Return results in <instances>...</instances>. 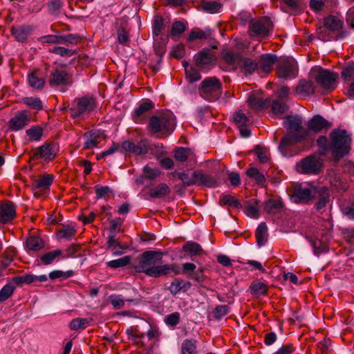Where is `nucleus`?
Returning a JSON list of instances; mask_svg holds the SVG:
<instances>
[{
    "instance_id": "nucleus-37",
    "label": "nucleus",
    "mask_w": 354,
    "mask_h": 354,
    "mask_svg": "<svg viewBox=\"0 0 354 354\" xmlns=\"http://www.w3.org/2000/svg\"><path fill=\"white\" fill-rule=\"evenodd\" d=\"M180 354H197L196 342L193 339L184 340L180 346Z\"/></svg>"
},
{
    "instance_id": "nucleus-12",
    "label": "nucleus",
    "mask_w": 354,
    "mask_h": 354,
    "mask_svg": "<svg viewBox=\"0 0 354 354\" xmlns=\"http://www.w3.org/2000/svg\"><path fill=\"white\" fill-rule=\"evenodd\" d=\"M297 75V64L294 59H283L278 66V75L281 78L292 79Z\"/></svg>"
},
{
    "instance_id": "nucleus-46",
    "label": "nucleus",
    "mask_w": 354,
    "mask_h": 354,
    "mask_svg": "<svg viewBox=\"0 0 354 354\" xmlns=\"http://www.w3.org/2000/svg\"><path fill=\"white\" fill-rule=\"evenodd\" d=\"M38 41L41 44L45 45L52 44H62L65 39L62 36L48 35L39 37Z\"/></svg>"
},
{
    "instance_id": "nucleus-5",
    "label": "nucleus",
    "mask_w": 354,
    "mask_h": 354,
    "mask_svg": "<svg viewBox=\"0 0 354 354\" xmlns=\"http://www.w3.org/2000/svg\"><path fill=\"white\" fill-rule=\"evenodd\" d=\"M290 200L295 203L306 204L317 195V188L307 184H295L288 189Z\"/></svg>"
},
{
    "instance_id": "nucleus-31",
    "label": "nucleus",
    "mask_w": 354,
    "mask_h": 354,
    "mask_svg": "<svg viewBox=\"0 0 354 354\" xmlns=\"http://www.w3.org/2000/svg\"><path fill=\"white\" fill-rule=\"evenodd\" d=\"M342 26V21L335 16H329L324 19L323 28L330 31H336L341 29Z\"/></svg>"
},
{
    "instance_id": "nucleus-25",
    "label": "nucleus",
    "mask_w": 354,
    "mask_h": 354,
    "mask_svg": "<svg viewBox=\"0 0 354 354\" xmlns=\"http://www.w3.org/2000/svg\"><path fill=\"white\" fill-rule=\"evenodd\" d=\"M57 155V145L55 144H48L41 145L37 152V156L46 160H52Z\"/></svg>"
},
{
    "instance_id": "nucleus-19",
    "label": "nucleus",
    "mask_w": 354,
    "mask_h": 354,
    "mask_svg": "<svg viewBox=\"0 0 354 354\" xmlns=\"http://www.w3.org/2000/svg\"><path fill=\"white\" fill-rule=\"evenodd\" d=\"M195 180L196 184L201 186L214 187L218 184L215 178L202 171H195Z\"/></svg>"
},
{
    "instance_id": "nucleus-35",
    "label": "nucleus",
    "mask_w": 354,
    "mask_h": 354,
    "mask_svg": "<svg viewBox=\"0 0 354 354\" xmlns=\"http://www.w3.org/2000/svg\"><path fill=\"white\" fill-rule=\"evenodd\" d=\"M170 192V188L165 183H161L157 187L150 189L149 195L152 198H162L168 195Z\"/></svg>"
},
{
    "instance_id": "nucleus-1",
    "label": "nucleus",
    "mask_w": 354,
    "mask_h": 354,
    "mask_svg": "<svg viewBox=\"0 0 354 354\" xmlns=\"http://www.w3.org/2000/svg\"><path fill=\"white\" fill-rule=\"evenodd\" d=\"M162 252L156 251H147L142 254L141 260L136 266L138 272H143L151 277H160L171 272L179 274L176 264L159 265L162 259Z\"/></svg>"
},
{
    "instance_id": "nucleus-2",
    "label": "nucleus",
    "mask_w": 354,
    "mask_h": 354,
    "mask_svg": "<svg viewBox=\"0 0 354 354\" xmlns=\"http://www.w3.org/2000/svg\"><path fill=\"white\" fill-rule=\"evenodd\" d=\"M302 119L300 116L288 115L283 121V125L287 131V134L281 139L279 149L286 155L287 149L308 138V132L302 127Z\"/></svg>"
},
{
    "instance_id": "nucleus-62",
    "label": "nucleus",
    "mask_w": 354,
    "mask_h": 354,
    "mask_svg": "<svg viewBox=\"0 0 354 354\" xmlns=\"http://www.w3.org/2000/svg\"><path fill=\"white\" fill-rule=\"evenodd\" d=\"M109 301L115 309H120L124 306L125 301L121 295H111Z\"/></svg>"
},
{
    "instance_id": "nucleus-57",
    "label": "nucleus",
    "mask_w": 354,
    "mask_h": 354,
    "mask_svg": "<svg viewBox=\"0 0 354 354\" xmlns=\"http://www.w3.org/2000/svg\"><path fill=\"white\" fill-rule=\"evenodd\" d=\"M178 176L185 186H191L196 184L195 171L193 172L192 176L185 172L178 173Z\"/></svg>"
},
{
    "instance_id": "nucleus-63",
    "label": "nucleus",
    "mask_w": 354,
    "mask_h": 354,
    "mask_svg": "<svg viewBox=\"0 0 354 354\" xmlns=\"http://www.w3.org/2000/svg\"><path fill=\"white\" fill-rule=\"evenodd\" d=\"M255 152L258 159L261 162H266L269 158L268 150L266 148L257 147L255 148Z\"/></svg>"
},
{
    "instance_id": "nucleus-51",
    "label": "nucleus",
    "mask_w": 354,
    "mask_h": 354,
    "mask_svg": "<svg viewBox=\"0 0 354 354\" xmlns=\"http://www.w3.org/2000/svg\"><path fill=\"white\" fill-rule=\"evenodd\" d=\"M219 204L221 205H227L233 207H238L239 205L238 200L234 196L228 194H223L221 196Z\"/></svg>"
},
{
    "instance_id": "nucleus-45",
    "label": "nucleus",
    "mask_w": 354,
    "mask_h": 354,
    "mask_svg": "<svg viewBox=\"0 0 354 354\" xmlns=\"http://www.w3.org/2000/svg\"><path fill=\"white\" fill-rule=\"evenodd\" d=\"M174 153L175 159L180 162L186 161L192 155V152L189 149L184 147L176 148Z\"/></svg>"
},
{
    "instance_id": "nucleus-7",
    "label": "nucleus",
    "mask_w": 354,
    "mask_h": 354,
    "mask_svg": "<svg viewBox=\"0 0 354 354\" xmlns=\"http://www.w3.org/2000/svg\"><path fill=\"white\" fill-rule=\"evenodd\" d=\"M310 75L324 90L333 91L337 86V73L317 67L311 69Z\"/></svg>"
},
{
    "instance_id": "nucleus-50",
    "label": "nucleus",
    "mask_w": 354,
    "mask_h": 354,
    "mask_svg": "<svg viewBox=\"0 0 354 354\" xmlns=\"http://www.w3.org/2000/svg\"><path fill=\"white\" fill-rule=\"evenodd\" d=\"M22 102L28 106L36 109L41 110L43 107L42 102L38 97H26L22 99Z\"/></svg>"
},
{
    "instance_id": "nucleus-64",
    "label": "nucleus",
    "mask_w": 354,
    "mask_h": 354,
    "mask_svg": "<svg viewBox=\"0 0 354 354\" xmlns=\"http://www.w3.org/2000/svg\"><path fill=\"white\" fill-rule=\"evenodd\" d=\"M354 75V64H348L342 71V77L344 81L348 80Z\"/></svg>"
},
{
    "instance_id": "nucleus-32",
    "label": "nucleus",
    "mask_w": 354,
    "mask_h": 354,
    "mask_svg": "<svg viewBox=\"0 0 354 354\" xmlns=\"http://www.w3.org/2000/svg\"><path fill=\"white\" fill-rule=\"evenodd\" d=\"M54 180V176L51 174H44L39 176L34 182V186L42 190L48 189Z\"/></svg>"
},
{
    "instance_id": "nucleus-49",
    "label": "nucleus",
    "mask_w": 354,
    "mask_h": 354,
    "mask_svg": "<svg viewBox=\"0 0 354 354\" xmlns=\"http://www.w3.org/2000/svg\"><path fill=\"white\" fill-rule=\"evenodd\" d=\"M131 258L129 256H125L122 258L110 261L106 265L111 268H118L127 266L129 264Z\"/></svg>"
},
{
    "instance_id": "nucleus-61",
    "label": "nucleus",
    "mask_w": 354,
    "mask_h": 354,
    "mask_svg": "<svg viewBox=\"0 0 354 354\" xmlns=\"http://www.w3.org/2000/svg\"><path fill=\"white\" fill-rule=\"evenodd\" d=\"M234 120L239 125V127H245L249 122L248 117L240 111L234 113Z\"/></svg>"
},
{
    "instance_id": "nucleus-8",
    "label": "nucleus",
    "mask_w": 354,
    "mask_h": 354,
    "mask_svg": "<svg viewBox=\"0 0 354 354\" xmlns=\"http://www.w3.org/2000/svg\"><path fill=\"white\" fill-rule=\"evenodd\" d=\"M96 108V103L93 97H82L75 100L69 109L71 116L75 119H84Z\"/></svg>"
},
{
    "instance_id": "nucleus-53",
    "label": "nucleus",
    "mask_w": 354,
    "mask_h": 354,
    "mask_svg": "<svg viewBox=\"0 0 354 354\" xmlns=\"http://www.w3.org/2000/svg\"><path fill=\"white\" fill-rule=\"evenodd\" d=\"M15 289V287L10 283L5 285L0 290V303L10 297Z\"/></svg>"
},
{
    "instance_id": "nucleus-17",
    "label": "nucleus",
    "mask_w": 354,
    "mask_h": 354,
    "mask_svg": "<svg viewBox=\"0 0 354 354\" xmlns=\"http://www.w3.org/2000/svg\"><path fill=\"white\" fill-rule=\"evenodd\" d=\"M277 61V56L271 54L262 55L258 62L259 73H268L272 70L273 65Z\"/></svg>"
},
{
    "instance_id": "nucleus-26",
    "label": "nucleus",
    "mask_w": 354,
    "mask_h": 354,
    "mask_svg": "<svg viewBox=\"0 0 354 354\" xmlns=\"http://www.w3.org/2000/svg\"><path fill=\"white\" fill-rule=\"evenodd\" d=\"M315 86L312 80H302L296 87V93L301 96H307L315 92Z\"/></svg>"
},
{
    "instance_id": "nucleus-9",
    "label": "nucleus",
    "mask_w": 354,
    "mask_h": 354,
    "mask_svg": "<svg viewBox=\"0 0 354 354\" xmlns=\"http://www.w3.org/2000/svg\"><path fill=\"white\" fill-rule=\"evenodd\" d=\"M322 166V160L319 158L310 156L297 163L296 170L301 174H317Z\"/></svg>"
},
{
    "instance_id": "nucleus-54",
    "label": "nucleus",
    "mask_w": 354,
    "mask_h": 354,
    "mask_svg": "<svg viewBox=\"0 0 354 354\" xmlns=\"http://www.w3.org/2000/svg\"><path fill=\"white\" fill-rule=\"evenodd\" d=\"M48 279L45 274L37 276L32 274H28L24 276V281L25 283H35L37 282H45Z\"/></svg>"
},
{
    "instance_id": "nucleus-48",
    "label": "nucleus",
    "mask_w": 354,
    "mask_h": 354,
    "mask_svg": "<svg viewBox=\"0 0 354 354\" xmlns=\"http://www.w3.org/2000/svg\"><path fill=\"white\" fill-rule=\"evenodd\" d=\"M202 8L209 13L218 12L221 9V4L216 1H203L201 4Z\"/></svg>"
},
{
    "instance_id": "nucleus-14",
    "label": "nucleus",
    "mask_w": 354,
    "mask_h": 354,
    "mask_svg": "<svg viewBox=\"0 0 354 354\" xmlns=\"http://www.w3.org/2000/svg\"><path fill=\"white\" fill-rule=\"evenodd\" d=\"M30 119V114L27 111H19L10 120L9 127L12 131H19L28 125Z\"/></svg>"
},
{
    "instance_id": "nucleus-44",
    "label": "nucleus",
    "mask_w": 354,
    "mask_h": 354,
    "mask_svg": "<svg viewBox=\"0 0 354 354\" xmlns=\"http://www.w3.org/2000/svg\"><path fill=\"white\" fill-rule=\"evenodd\" d=\"M26 134L30 141H39L43 135V129L39 126H34L26 131Z\"/></svg>"
},
{
    "instance_id": "nucleus-39",
    "label": "nucleus",
    "mask_w": 354,
    "mask_h": 354,
    "mask_svg": "<svg viewBox=\"0 0 354 354\" xmlns=\"http://www.w3.org/2000/svg\"><path fill=\"white\" fill-rule=\"evenodd\" d=\"M268 236V227L265 223H261L259 225L257 232L256 237L259 245H263L266 243Z\"/></svg>"
},
{
    "instance_id": "nucleus-16",
    "label": "nucleus",
    "mask_w": 354,
    "mask_h": 354,
    "mask_svg": "<svg viewBox=\"0 0 354 354\" xmlns=\"http://www.w3.org/2000/svg\"><path fill=\"white\" fill-rule=\"evenodd\" d=\"M16 216V207L13 203L8 201L0 204V226L12 221Z\"/></svg>"
},
{
    "instance_id": "nucleus-6",
    "label": "nucleus",
    "mask_w": 354,
    "mask_h": 354,
    "mask_svg": "<svg viewBox=\"0 0 354 354\" xmlns=\"http://www.w3.org/2000/svg\"><path fill=\"white\" fill-rule=\"evenodd\" d=\"M198 91L203 99L216 101L222 94V84L216 77H206L201 82Z\"/></svg>"
},
{
    "instance_id": "nucleus-20",
    "label": "nucleus",
    "mask_w": 354,
    "mask_h": 354,
    "mask_svg": "<svg viewBox=\"0 0 354 354\" xmlns=\"http://www.w3.org/2000/svg\"><path fill=\"white\" fill-rule=\"evenodd\" d=\"M327 127L328 122L322 117L316 115L308 121V129L306 131L308 132V137H310L311 132L318 133Z\"/></svg>"
},
{
    "instance_id": "nucleus-10",
    "label": "nucleus",
    "mask_w": 354,
    "mask_h": 354,
    "mask_svg": "<svg viewBox=\"0 0 354 354\" xmlns=\"http://www.w3.org/2000/svg\"><path fill=\"white\" fill-rule=\"evenodd\" d=\"M48 81L50 86H64L71 83V77L62 66H57L50 71Z\"/></svg>"
},
{
    "instance_id": "nucleus-13",
    "label": "nucleus",
    "mask_w": 354,
    "mask_h": 354,
    "mask_svg": "<svg viewBox=\"0 0 354 354\" xmlns=\"http://www.w3.org/2000/svg\"><path fill=\"white\" fill-rule=\"evenodd\" d=\"M272 24L268 19H261L251 24L250 30L252 36L263 37L269 35Z\"/></svg>"
},
{
    "instance_id": "nucleus-40",
    "label": "nucleus",
    "mask_w": 354,
    "mask_h": 354,
    "mask_svg": "<svg viewBox=\"0 0 354 354\" xmlns=\"http://www.w3.org/2000/svg\"><path fill=\"white\" fill-rule=\"evenodd\" d=\"M283 208V203L278 199H270L265 203V209L269 213H277Z\"/></svg>"
},
{
    "instance_id": "nucleus-58",
    "label": "nucleus",
    "mask_w": 354,
    "mask_h": 354,
    "mask_svg": "<svg viewBox=\"0 0 354 354\" xmlns=\"http://www.w3.org/2000/svg\"><path fill=\"white\" fill-rule=\"evenodd\" d=\"M288 109L287 105L279 100H274L272 104V111L274 114H281Z\"/></svg>"
},
{
    "instance_id": "nucleus-29",
    "label": "nucleus",
    "mask_w": 354,
    "mask_h": 354,
    "mask_svg": "<svg viewBox=\"0 0 354 354\" xmlns=\"http://www.w3.org/2000/svg\"><path fill=\"white\" fill-rule=\"evenodd\" d=\"M77 229L73 225H64L57 232V238L59 239H71L76 234Z\"/></svg>"
},
{
    "instance_id": "nucleus-38",
    "label": "nucleus",
    "mask_w": 354,
    "mask_h": 354,
    "mask_svg": "<svg viewBox=\"0 0 354 354\" xmlns=\"http://www.w3.org/2000/svg\"><path fill=\"white\" fill-rule=\"evenodd\" d=\"M27 249L32 251H39L44 247V241L38 236H30L26 240Z\"/></svg>"
},
{
    "instance_id": "nucleus-18",
    "label": "nucleus",
    "mask_w": 354,
    "mask_h": 354,
    "mask_svg": "<svg viewBox=\"0 0 354 354\" xmlns=\"http://www.w3.org/2000/svg\"><path fill=\"white\" fill-rule=\"evenodd\" d=\"M104 138V135L99 131L86 132L84 135V149H92L96 147Z\"/></svg>"
},
{
    "instance_id": "nucleus-56",
    "label": "nucleus",
    "mask_w": 354,
    "mask_h": 354,
    "mask_svg": "<svg viewBox=\"0 0 354 354\" xmlns=\"http://www.w3.org/2000/svg\"><path fill=\"white\" fill-rule=\"evenodd\" d=\"M50 53H53L54 54L59 55L62 57H71L75 54V50L66 48L62 46H55L50 50Z\"/></svg>"
},
{
    "instance_id": "nucleus-21",
    "label": "nucleus",
    "mask_w": 354,
    "mask_h": 354,
    "mask_svg": "<svg viewBox=\"0 0 354 354\" xmlns=\"http://www.w3.org/2000/svg\"><path fill=\"white\" fill-rule=\"evenodd\" d=\"M243 57L239 53L230 51L223 53V59L228 65V70H235L239 68Z\"/></svg>"
},
{
    "instance_id": "nucleus-41",
    "label": "nucleus",
    "mask_w": 354,
    "mask_h": 354,
    "mask_svg": "<svg viewBox=\"0 0 354 354\" xmlns=\"http://www.w3.org/2000/svg\"><path fill=\"white\" fill-rule=\"evenodd\" d=\"M62 254L63 252L61 250L57 249L44 254L41 256L40 259L44 264L49 265L57 257H62Z\"/></svg>"
},
{
    "instance_id": "nucleus-36",
    "label": "nucleus",
    "mask_w": 354,
    "mask_h": 354,
    "mask_svg": "<svg viewBox=\"0 0 354 354\" xmlns=\"http://www.w3.org/2000/svg\"><path fill=\"white\" fill-rule=\"evenodd\" d=\"M91 320V318L78 317L73 319L69 324V328L73 330H84L90 325Z\"/></svg>"
},
{
    "instance_id": "nucleus-22",
    "label": "nucleus",
    "mask_w": 354,
    "mask_h": 354,
    "mask_svg": "<svg viewBox=\"0 0 354 354\" xmlns=\"http://www.w3.org/2000/svg\"><path fill=\"white\" fill-rule=\"evenodd\" d=\"M32 32V27L28 25L13 26L11 28V33L15 39L19 42L26 41Z\"/></svg>"
},
{
    "instance_id": "nucleus-42",
    "label": "nucleus",
    "mask_w": 354,
    "mask_h": 354,
    "mask_svg": "<svg viewBox=\"0 0 354 354\" xmlns=\"http://www.w3.org/2000/svg\"><path fill=\"white\" fill-rule=\"evenodd\" d=\"M250 288L252 294L258 297L266 295L268 291V286L264 282L259 281H254Z\"/></svg>"
},
{
    "instance_id": "nucleus-27",
    "label": "nucleus",
    "mask_w": 354,
    "mask_h": 354,
    "mask_svg": "<svg viewBox=\"0 0 354 354\" xmlns=\"http://www.w3.org/2000/svg\"><path fill=\"white\" fill-rule=\"evenodd\" d=\"M127 333L129 339L135 344L138 345V347L142 348L145 346V334L140 332L138 328L131 327L127 329Z\"/></svg>"
},
{
    "instance_id": "nucleus-23",
    "label": "nucleus",
    "mask_w": 354,
    "mask_h": 354,
    "mask_svg": "<svg viewBox=\"0 0 354 354\" xmlns=\"http://www.w3.org/2000/svg\"><path fill=\"white\" fill-rule=\"evenodd\" d=\"M250 107L254 110H260L267 107L269 104V100L264 99L259 93H252L248 100Z\"/></svg>"
},
{
    "instance_id": "nucleus-55",
    "label": "nucleus",
    "mask_w": 354,
    "mask_h": 354,
    "mask_svg": "<svg viewBox=\"0 0 354 354\" xmlns=\"http://www.w3.org/2000/svg\"><path fill=\"white\" fill-rule=\"evenodd\" d=\"M143 174L145 178L149 179H154L160 174V171L159 169L147 165L143 168Z\"/></svg>"
},
{
    "instance_id": "nucleus-4",
    "label": "nucleus",
    "mask_w": 354,
    "mask_h": 354,
    "mask_svg": "<svg viewBox=\"0 0 354 354\" xmlns=\"http://www.w3.org/2000/svg\"><path fill=\"white\" fill-rule=\"evenodd\" d=\"M176 126L175 117L171 112H165L151 118L149 127L153 133H159L162 136L170 134Z\"/></svg>"
},
{
    "instance_id": "nucleus-43",
    "label": "nucleus",
    "mask_w": 354,
    "mask_h": 354,
    "mask_svg": "<svg viewBox=\"0 0 354 354\" xmlns=\"http://www.w3.org/2000/svg\"><path fill=\"white\" fill-rule=\"evenodd\" d=\"M212 34V32L209 29H206L205 30H201L199 28H193L189 35V41H194L197 39H206L209 37Z\"/></svg>"
},
{
    "instance_id": "nucleus-28",
    "label": "nucleus",
    "mask_w": 354,
    "mask_h": 354,
    "mask_svg": "<svg viewBox=\"0 0 354 354\" xmlns=\"http://www.w3.org/2000/svg\"><path fill=\"white\" fill-rule=\"evenodd\" d=\"M317 194H318L319 201L316 204V208L318 210H322L329 202V190L326 187L317 188Z\"/></svg>"
},
{
    "instance_id": "nucleus-15",
    "label": "nucleus",
    "mask_w": 354,
    "mask_h": 354,
    "mask_svg": "<svg viewBox=\"0 0 354 354\" xmlns=\"http://www.w3.org/2000/svg\"><path fill=\"white\" fill-rule=\"evenodd\" d=\"M196 64L200 68H207L216 64V55L208 49L199 52L195 57Z\"/></svg>"
},
{
    "instance_id": "nucleus-34",
    "label": "nucleus",
    "mask_w": 354,
    "mask_h": 354,
    "mask_svg": "<svg viewBox=\"0 0 354 354\" xmlns=\"http://www.w3.org/2000/svg\"><path fill=\"white\" fill-rule=\"evenodd\" d=\"M190 287V282L180 279H175L169 286V290L171 294L176 295L181 290H187Z\"/></svg>"
},
{
    "instance_id": "nucleus-30",
    "label": "nucleus",
    "mask_w": 354,
    "mask_h": 354,
    "mask_svg": "<svg viewBox=\"0 0 354 354\" xmlns=\"http://www.w3.org/2000/svg\"><path fill=\"white\" fill-rule=\"evenodd\" d=\"M239 68L246 75H250L257 71L259 73L258 63L249 58H243Z\"/></svg>"
},
{
    "instance_id": "nucleus-52",
    "label": "nucleus",
    "mask_w": 354,
    "mask_h": 354,
    "mask_svg": "<svg viewBox=\"0 0 354 354\" xmlns=\"http://www.w3.org/2000/svg\"><path fill=\"white\" fill-rule=\"evenodd\" d=\"M246 174L250 177L254 179L257 183L259 185H262L265 182V177L264 176L261 174L259 170L256 168L252 167L247 170Z\"/></svg>"
},
{
    "instance_id": "nucleus-11",
    "label": "nucleus",
    "mask_w": 354,
    "mask_h": 354,
    "mask_svg": "<svg viewBox=\"0 0 354 354\" xmlns=\"http://www.w3.org/2000/svg\"><path fill=\"white\" fill-rule=\"evenodd\" d=\"M121 148L124 151L131 153L136 156L145 155L151 149L149 142L146 139L141 140L137 143L124 141L122 143Z\"/></svg>"
},
{
    "instance_id": "nucleus-59",
    "label": "nucleus",
    "mask_w": 354,
    "mask_h": 354,
    "mask_svg": "<svg viewBox=\"0 0 354 354\" xmlns=\"http://www.w3.org/2000/svg\"><path fill=\"white\" fill-rule=\"evenodd\" d=\"M311 245L314 248L315 254L317 255L321 252H326V242L322 243L318 237L311 241Z\"/></svg>"
},
{
    "instance_id": "nucleus-60",
    "label": "nucleus",
    "mask_w": 354,
    "mask_h": 354,
    "mask_svg": "<svg viewBox=\"0 0 354 354\" xmlns=\"http://www.w3.org/2000/svg\"><path fill=\"white\" fill-rule=\"evenodd\" d=\"M163 27V20L160 16H156L153 23V35L158 37L160 35Z\"/></svg>"
},
{
    "instance_id": "nucleus-33",
    "label": "nucleus",
    "mask_w": 354,
    "mask_h": 354,
    "mask_svg": "<svg viewBox=\"0 0 354 354\" xmlns=\"http://www.w3.org/2000/svg\"><path fill=\"white\" fill-rule=\"evenodd\" d=\"M183 250L191 257L200 255L203 253L202 247L198 243L193 241L187 242L183 245Z\"/></svg>"
},
{
    "instance_id": "nucleus-24",
    "label": "nucleus",
    "mask_w": 354,
    "mask_h": 354,
    "mask_svg": "<svg viewBox=\"0 0 354 354\" xmlns=\"http://www.w3.org/2000/svg\"><path fill=\"white\" fill-rule=\"evenodd\" d=\"M29 85L34 89H42L45 84V80L39 70H34L28 77Z\"/></svg>"
},
{
    "instance_id": "nucleus-47",
    "label": "nucleus",
    "mask_w": 354,
    "mask_h": 354,
    "mask_svg": "<svg viewBox=\"0 0 354 354\" xmlns=\"http://www.w3.org/2000/svg\"><path fill=\"white\" fill-rule=\"evenodd\" d=\"M183 66L185 69L187 78L190 82H196L201 78V75L199 72L192 67H189L187 62H183Z\"/></svg>"
},
{
    "instance_id": "nucleus-3",
    "label": "nucleus",
    "mask_w": 354,
    "mask_h": 354,
    "mask_svg": "<svg viewBox=\"0 0 354 354\" xmlns=\"http://www.w3.org/2000/svg\"><path fill=\"white\" fill-rule=\"evenodd\" d=\"M330 140L329 149L336 160L348 153L351 139L346 131L333 130L330 134Z\"/></svg>"
}]
</instances>
